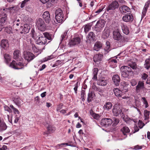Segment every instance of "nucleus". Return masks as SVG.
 Masks as SVG:
<instances>
[{"label":"nucleus","instance_id":"obj_54","mask_svg":"<svg viewBox=\"0 0 150 150\" xmlns=\"http://www.w3.org/2000/svg\"><path fill=\"white\" fill-rule=\"evenodd\" d=\"M86 96L85 92V91L82 90L81 92V96L82 100L84 99Z\"/></svg>","mask_w":150,"mask_h":150},{"label":"nucleus","instance_id":"obj_44","mask_svg":"<svg viewBox=\"0 0 150 150\" xmlns=\"http://www.w3.org/2000/svg\"><path fill=\"white\" fill-rule=\"evenodd\" d=\"M113 123L112 125L114 126H116V125H117L120 122V120L118 118L114 117L113 118Z\"/></svg>","mask_w":150,"mask_h":150},{"label":"nucleus","instance_id":"obj_31","mask_svg":"<svg viewBox=\"0 0 150 150\" xmlns=\"http://www.w3.org/2000/svg\"><path fill=\"white\" fill-rule=\"evenodd\" d=\"M145 68L146 69L148 70L150 67V58L147 59H146L144 64Z\"/></svg>","mask_w":150,"mask_h":150},{"label":"nucleus","instance_id":"obj_28","mask_svg":"<svg viewBox=\"0 0 150 150\" xmlns=\"http://www.w3.org/2000/svg\"><path fill=\"white\" fill-rule=\"evenodd\" d=\"M54 58V57L53 55H51L50 56H48L43 59L40 60L39 61V62L42 63V62H45L51 59Z\"/></svg>","mask_w":150,"mask_h":150},{"label":"nucleus","instance_id":"obj_5","mask_svg":"<svg viewBox=\"0 0 150 150\" xmlns=\"http://www.w3.org/2000/svg\"><path fill=\"white\" fill-rule=\"evenodd\" d=\"M36 26L38 30L42 31H44L46 28L44 21L41 18L37 20Z\"/></svg>","mask_w":150,"mask_h":150},{"label":"nucleus","instance_id":"obj_7","mask_svg":"<svg viewBox=\"0 0 150 150\" xmlns=\"http://www.w3.org/2000/svg\"><path fill=\"white\" fill-rule=\"evenodd\" d=\"M113 91L115 96L118 98H122L123 99H127L129 98L128 97L125 96L122 91L118 88H115Z\"/></svg>","mask_w":150,"mask_h":150},{"label":"nucleus","instance_id":"obj_17","mask_svg":"<svg viewBox=\"0 0 150 150\" xmlns=\"http://www.w3.org/2000/svg\"><path fill=\"white\" fill-rule=\"evenodd\" d=\"M43 18L45 22L47 23H49L50 21V15L49 12L48 11L45 12L42 15Z\"/></svg>","mask_w":150,"mask_h":150},{"label":"nucleus","instance_id":"obj_47","mask_svg":"<svg viewBox=\"0 0 150 150\" xmlns=\"http://www.w3.org/2000/svg\"><path fill=\"white\" fill-rule=\"evenodd\" d=\"M67 33V31H65L63 34L61 36V39L60 40V43L62 42V40L65 38H66V36Z\"/></svg>","mask_w":150,"mask_h":150},{"label":"nucleus","instance_id":"obj_50","mask_svg":"<svg viewBox=\"0 0 150 150\" xmlns=\"http://www.w3.org/2000/svg\"><path fill=\"white\" fill-rule=\"evenodd\" d=\"M20 20L19 18H16L13 20V25L14 27H16V25L18 22H19Z\"/></svg>","mask_w":150,"mask_h":150},{"label":"nucleus","instance_id":"obj_27","mask_svg":"<svg viewBox=\"0 0 150 150\" xmlns=\"http://www.w3.org/2000/svg\"><path fill=\"white\" fill-rule=\"evenodd\" d=\"M9 44L8 40H6L3 39L1 41V46L3 48H7L8 47Z\"/></svg>","mask_w":150,"mask_h":150},{"label":"nucleus","instance_id":"obj_23","mask_svg":"<svg viewBox=\"0 0 150 150\" xmlns=\"http://www.w3.org/2000/svg\"><path fill=\"white\" fill-rule=\"evenodd\" d=\"M31 27V25L30 24H26L24 25V27L22 30L24 33H28Z\"/></svg>","mask_w":150,"mask_h":150},{"label":"nucleus","instance_id":"obj_34","mask_svg":"<svg viewBox=\"0 0 150 150\" xmlns=\"http://www.w3.org/2000/svg\"><path fill=\"white\" fill-rule=\"evenodd\" d=\"M95 37L94 34L93 32H90L88 34L87 38L90 41L93 40Z\"/></svg>","mask_w":150,"mask_h":150},{"label":"nucleus","instance_id":"obj_58","mask_svg":"<svg viewBox=\"0 0 150 150\" xmlns=\"http://www.w3.org/2000/svg\"><path fill=\"white\" fill-rule=\"evenodd\" d=\"M31 36L34 39L36 38V35L35 31L33 29L31 30Z\"/></svg>","mask_w":150,"mask_h":150},{"label":"nucleus","instance_id":"obj_20","mask_svg":"<svg viewBox=\"0 0 150 150\" xmlns=\"http://www.w3.org/2000/svg\"><path fill=\"white\" fill-rule=\"evenodd\" d=\"M95 96V94L94 92L92 91L89 92L88 94L87 98V101L89 103L93 100Z\"/></svg>","mask_w":150,"mask_h":150},{"label":"nucleus","instance_id":"obj_42","mask_svg":"<svg viewBox=\"0 0 150 150\" xmlns=\"http://www.w3.org/2000/svg\"><path fill=\"white\" fill-rule=\"evenodd\" d=\"M91 23L85 25L84 28V31L85 33H86L91 29Z\"/></svg>","mask_w":150,"mask_h":150},{"label":"nucleus","instance_id":"obj_33","mask_svg":"<svg viewBox=\"0 0 150 150\" xmlns=\"http://www.w3.org/2000/svg\"><path fill=\"white\" fill-rule=\"evenodd\" d=\"M112 104L110 102H107L104 105L103 108L104 110H108L111 109Z\"/></svg>","mask_w":150,"mask_h":150},{"label":"nucleus","instance_id":"obj_56","mask_svg":"<svg viewBox=\"0 0 150 150\" xmlns=\"http://www.w3.org/2000/svg\"><path fill=\"white\" fill-rule=\"evenodd\" d=\"M42 38H40V37H39L37 40L36 42V43L37 44L42 45V44L41 43L42 41L41 40H42V39H41Z\"/></svg>","mask_w":150,"mask_h":150},{"label":"nucleus","instance_id":"obj_61","mask_svg":"<svg viewBox=\"0 0 150 150\" xmlns=\"http://www.w3.org/2000/svg\"><path fill=\"white\" fill-rule=\"evenodd\" d=\"M11 28L9 27V28H5V31L8 33H10L11 32Z\"/></svg>","mask_w":150,"mask_h":150},{"label":"nucleus","instance_id":"obj_63","mask_svg":"<svg viewBox=\"0 0 150 150\" xmlns=\"http://www.w3.org/2000/svg\"><path fill=\"white\" fill-rule=\"evenodd\" d=\"M142 148V147L139 145L135 146L134 147V149L135 150L141 149Z\"/></svg>","mask_w":150,"mask_h":150},{"label":"nucleus","instance_id":"obj_35","mask_svg":"<svg viewBox=\"0 0 150 150\" xmlns=\"http://www.w3.org/2000/svg\"><path fill=\"white\" fill-rule=\"evenodd\" d=\"M110 43L109 42L107 41L106 43V46L104 49V50L105 52V53H108L111 50L110 46Z\"/></svg>","mask_w":150,"mask_h":150},{"label":"nucleus","instance_id":"obj_62","mask_svg":"<svg viewBox=\"0 0 150 150\" xmlns=\"http://www.w3.org/2000/svg\"><path fill=\"white\" fill-rule=\"evenodd\" d=\"M19 119V117H18L17 115L15 116V119L14 120V123H16L18 122Z\"/></svg>","mask_w":150,"mask_h":150},{"label":"nucleus","instance_id":"obj_2","mask_svg":"<svg viewBox=\"0 0 150 150\" xmlns=\"http://www.w3.org/2000/svg\"><path fill=\"white\" fill-rule=\"evenodd\" d=\"M113 38L115 40L119 41L122 45L125 42V39L124 37L120 34V30L119 29H116L113 31Z\"/></svg>","mask_w":150,"mask_h":150},{"label":"nucleus","instance_id":"obj_40","mask_svg":"<svg viewBox=\"0 0 150 150\" xmlns=\"http://www.w3.org/2000/svg\"><path fill=\"white\" fill-rule=\"evenodd\" d=\"M150 113V112L146 110H144V115L145 120H148L149 119Z\"/></svg>","mask_w":150,"mask_h":150},{"label":"nucleus","instance_id":"obj_16","mask_svg":"<svg viewBox=\"0 0 150 150\" xmlns=\"http://www.w3.org/2000/svg\"><path fill=\"white\" fill-rule=\"evenodd\" d=\"M121 118H122L124 120L127 124H130L135 122L133 119H130L129 117H126L123 113H122L121 115Z\"/></svg>","mask_w":150,"mask_h":150},{"label":"nucleus","instance_id":"obj_11","mask_svg":"<svg viewBox=\"0 0 150 150\" xmlns=\"http://www.w3.org/2000/svg\"><path fill=\"white\" fill-rule=\"evenodd\" d=\"M112 123V120L110 118H104L101 120L100 123L101 125L107 127Z\"/></svg>","mask_w":150,"mask_h":150},{"label":"nucleus","instance_id":"obj_22","mask_svg":"<svg viewBox=\"0 0 150 150\" xmlns=\"http://www.w3.org/2000/svg\"><path fill=\"white\" fill-rule=\"evenodd\" d=\"M121 131L122 132L123 134L125 137L124 138H125L127 137V135L128 133L130 132V130L129 128L126 126L124 127L121 129Z\"/></svg>","mask_w":150,"mask_h":150},{"label":"nucleus","instance_id":"obj_36","mask_svg":"<svg viewBox=\"0 0 150 150\" xmlns=\"http://www.w3.org/2000/svg\"><path fill=\"white\" fill-rule=\"evenodd\" d=\"M107 83L106 81L103 79L99 80L97 82L98 84L101 86H105L107 84Z\"/></svg>","mask_w":150,"mask_h":150},{"label":"nucleus","instance_id":"obj_1","mask_svg":"<svg viewBox=\"0 0 150 150\" xmlns=\"http://www.w3.org/2000/svg\"><path fill=\"white\" fill-rule=\"evenodd\" d=\"M128 65L130 67L127 66H123L120 68L122 76L124 78L128 77L129 76V74L132 71L131 68L134 69L137 67L136 64L135 62L129 63Z\"/></svg>","mask_w":150,"mask_h":150},{"label":"nucleus","instance_id":"obj_30","mask_svg":"<svg viewBox=\"0 0 150 150\" xmlns=\"http://www.w3.org/2000/svg\"><path fill=\"white\" fill-rule=\"evenodd\" d=\"M122 29L123 33L127 35L129 33V30L127 27L126 25H123L121 26Z\"/></svg>","mask_w":150,"mask_h":150},{"label":"nucleus","instance_id":"obj_37","mask_svg":"<svg viewBox=\"0 0 150 150\" xmlns=\"http://www.w3.org/2000/svg\"><path fill=\"white\" fill-rule=\"evenodd\" d=\"M20 57V51L18 50H15L13 53V58L16 59H17Z\"/></svg>","mask_w":150,"mask_h":150},{"label":"nucleus","instance_id":"obj_19","mask_svg":"<svg viewBox=\"0 0 150 150\" xmlns=\"http://www.w3.org/2000/svg\"><path fill=\"white\" fill-rule=\"evenodd\" d=\"M144 88V84L143 81H139L137 85L136 86V91L137 92L140 91V89Z\"/></svg>","mask_w":150,"mask_h":150},{"label":"nucleus","instance_id":"obj_4","mask_svg":"<svg viewBox=\"0 0 150 150\" xmlns=\"http://www.w3.org/2000/svg\"><path fill=\"white\" fill-rule=\"evenodd\" d=\"M55 14V19L58 23H61L64 20L62 11L60 8L56 10Z\"/></svg>","mask_w":150,"mask_h":150},{"label":"nucleus","instance_id":"obj_43","mask_svg":"<svg viewBox=\"0 0 150 150\" xmlns=\"http://www.w3.org/2000/svg\"><path fill=\"white\" fill-rule=\"evenodd\" d=\"M4 58L7 63H8L11 60V56L8 54H4Z\"/></svg>","mask_w":150,"mask_h":150},{"label":"nucleus","instance_id":"obj_48","mask_svg":"<svg viewBox=\"0 0 150 150\" xmlns=\"http://www.w3.org/2000/svg\"><path fill=\"white\" fill-rule=\"evenodd\" d=\"M141 78L143 80L145 81L148 77V75L145 73H143L142 74Z\"/></svg>","mask_w":150,"mask_h":150},{"label":"nucleus","instance_id":"obj_3","mask_svg":"<svg viewBox=\"0 0 150 150\" xmlns=\"http://www.w3.org/2000/svg\"><path fill=\"white\" fill-rule=\"evenodd\" d=\"M28 63V62L23 63L21 62H18V61L16 62L13 61L10 64L9 66L15 69H21L24 67L26 66Z\"/></svg>","mask_w":150,"mask_h":150},{"label":"nucleus","instance_id":"obj_60","mask_svg":"<svg viewBox=\"0 0 150 150\" xmlns=\"http://www.w3.org/2000/svg\"><path fill=\"white\" fill-rule=\"evenodd\" d=\"M63 106V104L62 103H60L59 105H58L57 107V111H58L59 110L61 109L62 108Z\"/></svg>","mask_w":150,"mask_h":150},{"label":"nucleus","instance_id":"obj_12","mask_svg":"<svg viewBox=\"0 0 150 150\" xmlns=\"http://www.w3.org/2000/svg\"><path fill=\"white\" fill-rule=\"evenodd\" d=\"M123 21L125 22H132L133 20V16L132 15L129 13L128 14H125L123 16L122 18Z\"/></svg>","mask_w":150,"mask_h":150},{"label":"nucleus","instance_id":"obj_10","mask_svg":"<svg viewBox=\"0 0 150 150\" xmlns=\"http://www.w3.org/2000/svg\"><path fill=\"white\" fill-rule=\"evenodd\" d=\"M119 6V4L118 2L115 0H114L109 5L107 8V10L109 11L111 10H115L118 8Z\"/></svg>","mask_w":150,"mask_h":150},{"label":"nucleus","instance_id":"obj_29","mask_svg":"<svg viewBox=\"0 0 150 150\" xmlns=\"http://www.w3.org/2000/svg\"><path fill=\"white\" fill-rule=\"evenodd\" d=\"M13 100L15 104L18 106L21 105L22 103V100L18 97H15Z\"/></svg>","mask_w":150,"mask_h":150},{"label":"nucleus","instance_id":"obj_18","mask_svg":"<svg viewBox=\"0 0 150 150\" xmlns=\"http://www.w3.org/2000/svg\"><path fill=\"white\" fill-rule=\"evenodd\" d=\"M120 9L121 13L123 14L130 11V9L128 6L125 5L120 7Z\"/></svg>","mask_w":150,"mask_h":150},{"label":"nucleus","instance_id":"obj_21","mask_svg":"<svg viewBox=\"0 0 150 150\" xmlns=\"http://www.w3.org/2000/svg\"><path fill=\"white\" fill-rule=\"evenodd\" d=\"M44 125L47 127V130L50 133H52L55 131V128L52 126L51 125H48V123L45 124L44 123Z\"/></svg>","mask_w":150,"mask_h":150},{"label":"nucleus","instance_id":"obj_24","mask_svg":"<svg viewBox=\"0 0 150 150\" xmlns=\"http://www.w3.org/2000/svg\"><path fill=\"white\" fill-rule=\"evenodd\" d=\"M117 61H118V59L117 60L113 59H111L109 61V64L110 67L112 68H115L117 67L116 64Z\"/></svg>","mask_w":150,"mask_h":150},{"label":"nucleus","instance_id":"obj_51","mask_svg":"<svg viewBox=\"0 0 150 150\" xmlns=\"http://www.w3.org/2000/svg\"><path fill=\"white\" fill-rule=\"evenodd\" d=\"M144 125V124L142 122L141 120H139L138 123V126L140 128H142Z\"/></svg>","mask_w":150,"mask_h":150},{"label":"nucleus","instance_id":"obj_15","mask_svg":"<svg viewBox=\"0 0 150 150\" xmlns=\"http://www.w3.org/2000/svg\"><path fill=\"white\" fill-rule=\"evenodd\" d=\"M112 80L116 86H118L120 81V78L117 74L113 75L112 77Z\"/></svg>","mask_w":150,"mask_h":150},{"label":"nucleus","instance_id":"obj_32","mask_svg":"<svg viewBox=\"0 0 150 150\" xmlns=\"http://www.w3.org/2000/svg\"><path fill=\"white\" fill-rule=\"evenodd\" d=\"M44 37H45V38L49 40H51L53 37L52 35L49 33L48 32H45L43 33Z\"/></svg>","mask_w":150,"mask_h":150},{"label":"nucleus","instance_id":"obj_64","mask_svg":"<svg viewBox=\"0 0 150 150\" xmlns=\"http://www.w3.org/2000/svg\"><path fill=\"white\" fill-rule=\"evenodd\" d=\"M7 149V146L6 145H3L2 147L0 148V150H6Z\"/></svg>","mask_w":150,"mask_h":150},{"label":"nucleus","instance_id":"obj_9","mask_svg":"<svg viewBox=\"0 0 150 150\" xmlns=\"http://www.w3.org/2000/svg\"><path fill=\"white\" fill-rule=\"evenodd\" d=\"M112 112L114 115L115 116H117L119 115H121L122 113H123L122 112L121 109L120 107L117 105H114Z\"/></svg>","mask_w":150,"mask_h":150},{"label":"nucleus","instance_id":"obj_55","mask_svg":"<svg viewBox=\"0 0 150 150\" xmlns=\"http://www.w3.org/2000/svg\"><path fill=\"white\" fill-rule=\"evenodd\" d=\"M62 62L60 60H57L55 63L53 65V67H54L59 66V64H61Z\"/></svg>","mask_w":150,"mask_h":150},{"label":"nucleus","instance_id":"obj_53","mask_svg":"<svg viewBox=\"0 0 150 150\" xmlns=\"http://www.w3.org/2000/svg\"><path fill=\"white\" fill-rule=\"evenodd\" d=\"M4 108L5 111H7L9 113L12 112V110L7 105L4 106Z\"/></svg>","mask_w":150,"mask_h":150},{"label":"nucleus","instance_id":"obj_57","mask_svg":"<svg viewBox=\"0 0 150 150\" xmlns=\"http://www.w3.org/2000/svg\"><path fill=\"white\" fill-rule=\"evenodd\" d=\"M30 0H24L23 1L21 4V7L22 8L24 7L25 4L28 2Z\"/></svg>","mask_w":150,"mask_h":150},{"label":"nucleus","instance_id":"obj_25","mask_svg":"<svg viewBox=\"0 0 150 150\" xmlns=\"http://www.w3.org/2000/svg\"><path fill=\"white\" fill-rule=\"evenodd\" d=\"M103 56L100 54H96L93 57V61L95 62H96L101 61Z\"/></svg>","mask_w":150,"mask_h":150},{"label":"nucleus","instance_id":"obj_14","mask_svg":"<svg viewBox=\"0 0 150 150\" xmlns=\"http://www.w3.org/2000/svg\"><path fill=\"white\" fill-rule=\"evenodd\" d=\"M80 42V38L79 37H76L71 40L69 42V46L70 47H72L73 46L79 44Z\"/></svg>","mask_w":150,"mask_h":150},{"label":"nucleus","instance_id":"obj_46","mask_svg":"<svg viewBox=\"0 0 150 150\" xmlns=\"http://www.w3.org/2000/svg\"><path fill=\"white\" fill-rule=\"evenodd\" d=\"M142 101L144 105H145V107L147 108L148 107V102L144 97L142 98Z\"/></svg>","mask_w":150,"mask_h":150},{"label":"nucleus","instance_id":"obj_39","mask_svg":"<svg viewBox=\"0 0 150 150\" xmlns=\"http://www.w3.org/2000/svg\"><path fill=\"white\" fill-rule=\"evenodd\" d=\"M109 35V30L108 29H105L103 32V35L104 36V38H107Z\"/></svg>","mask_w":150,"mask_h":150},{"label":"nucleus","instance_id":"obj_52","mask_svg":"<svg viewBox=\"0 0 150 150\" xmlns=\"http://www.w3.org/2000/svg\"><path fill=\"white\" fill-rule=\"evenodd\" d=\"M130 83L132 86H134L137 84V81L135 79H132L131 80Z\"/></svg>","mask_w":150,"mask_h":150},{"label":"nucleus","instance_id":"obj_45","mask_svg":"<svg viewBox=\"0 0 150 150\" xmlns=\"http://www.w3.org/2000/svg\"><path fill=\"white\" fill-rule=\"evenodd\" d=\"M31 46L33 51L35 53H38V54H39L40 52L38 53L39 50L35 46V45L31 43Z\"/></svg>","mask_w":150,"mask_h":150},{"label":"nucleus","instance_id":"obj_41","mask_svg":"<svg viewBox=\"0 0 150 150\" xmlns=\"http://www.w3.org/2000/svg\"><path fill=\"white\" fill-rule=\"evenodd\" d=\"M90 114L94 119L97 120H98L100 117L99 115L93 113V111L90 112Z\"/></svg>","mask_w":150,"mask_h":150},{"label":"nucleus","instance_id":"obj_38","mask_svg":"<svg viewBox=\"0 0 150 150\" xmlns=\"http://www.w3.org/2000/svg\"><path fill=\"white\" fill-rule=\"evenodd\" d=\"M98 72V69L97 68H94L93 70V76L92 79L96 80L97 79V75Z\"/></svg>","mask_w":150,"mask_h":150},{"label":"nucleus","instance_id":"obj_8","mask_svg":"<svg viewBox=\"0 0 150 150\" xmlns=\"http://www.w3.org/2000/svg\"><path fill=\"white\" fill-rule=\"evenodd\" d=\"M24 57L28 62L32 60L35 57V55L30 52H25L24 53Z\"/></svg>","mask_w":150,"mask_h":150},{"label":"nucleus","instance_id":"obj_26","mask_svg":"<svg viewBox=\"0 0 150 150\" xmlns=\"http://www.w3.org/2000/svg\"><path fill=\"white\" fill-rule=\"evenodd\" d=\"M102 44L101 42H97L94 44L93 47L94 50L96 51H98L102 47Z\"/></svg>","mask_w":150,"mask_h":150},{"label":"nucleus","instance_id":"obj_49","mask_svg":"<svg viewBox=\"0 0 150 150\" xmlns=\"http://www.w3.org/2000/svg\"><path fill=\"white\" fill-rule=\"evenodd\" d=\"M40 38H42L41 39H42V40H41L42 41L41 43H42V45H45V44H46L47 42V40L46 38H45V37L43 36H41Z\"/></svg>","mask_w":150,"mask_h":150},{"label":"nucleus","instance_id":"obj_6","mask_svg":"<svg viewBox=\"0 0 150 150\" xmlns=\"http://www.w3.org/2000/svg\"><path fill=\"white\" fill-rule=\"evenodd\" d=\"M105 21L103 20H100L98 21L95 26V30L97 32H100L104 28Z\"/></svg>","mask_w":150,"mask_h":150},{"label":"nucleus","instance_id":"obj_59","mask_svg":"<svg viewBox=\"0 0 150 150\" xmlns=\"http://www.w3.org/2000/svg\"><path fill=\"white\" fill-rule=\"evenodd\" d=\"M78 82H77V83L74 85V90L75 93H77V88L78 87Z\"/></svg>","mask_w":150,"mask_h":150},{"label":"nucleus","instance_id":"obj_13","mask_svg":"<svg viewBox=\"0 0 150 150\" xmlns=\"http://www.w3.org/2000/svg\"><path fill=\"white\" fill-rule=\"evenodd\" d=\"M150 4V0L148 1L145 4L144 7L143 9L142 15V19L146 15L147 9Z\"/></svg>","mask_w":150,"mask_h":150}]
</instances>
